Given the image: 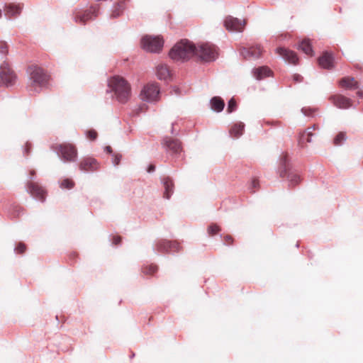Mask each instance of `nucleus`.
Returning <instances> with one entry per match:
<instances>
[{
    "mask_svg": "<svg viewBox=\"0 0 363 363\" xmlns=\"http://www.w3.org/2000/svg\"><path fill=\"white\" fill-rule=\"evenodd\" d=\"M22 10V6L20 4H9L4 6V11L5 16L8 19L11 16H18Z\"/></svg>",
    "mask_w": 363,
    "mask_h": 363,
    "instance_id": "obj_20",
    "label": "nucleus"
},
{
    "mask_svg": "<svg viewBox=\"0 0 363 363\" xmlns=\"http://www.w3.org/2000/svg\"><path fill=\"white\" fill-rule=\"evenodd\" d=\"M121 242V238L120 237H114L113 239V243L116 245H119Z\"/></svg>",
    "mask_w": 363,
    "mask_h": 363,
    "instance_id": "obj_41",
    "label": "nucleus"
},
{
    "mask_svg": "<svg viewBox=\"0 0 363 363\" xmlns=\"http://www.w3.org/2000/svg\"><path fill=\"white\" fill-rule=\"evenodd\" d=\"M318 127L315 124L308 127L305 131L300 133L299 143H304L305 142L311 143L312 137L313 136V130L318 129Z\"/></svg>",
    "mask_w": 363,
    "mask_h": 363,
    "instance_id": "obj_23",
    "label": "nucleus"
},
{
    "mask_svg": "<svg viewBox=\"0 0 363 363\" xmlns=\"http://www.w3.org/2000/svg\"><path fill=\"white\" fill-rule=\"evenodd\" d=\"M31 148V145L30 143L27 142L26 146L24 147L23 153L25 155H28L30 152V150Z\"/></svg>",
    "mask_w": 363,
    "mask_h": 363,
    "instance_id": "obj_40",
    "label": "nucleus"
},
{
    "mask_svg": "<svg viewBox=\"0 0 363 363\" xmlns=\"http://www.w3.org/2000/svg\"><path fill=\"white\" fill-rule=\"evenodd\" d=\"M107 93H112V97L121 104L126 103L130 96V86L122 77L115 75L108 79Z\"/></svg>",
    "mask_w": 363,
    "mask_h": 363,
    "instance_id": "obj_1",
    "label": "nucleus"
},
{
    "mask_svg": "<svg viewBox=\"0 0 363 363\" xmlns=\"http://www.w3.org/2000/svg\"><path fill=\"white\" fill-rule=\"evenodd\" d=\"M347 140L346 133L343 132L339 133L334 138L333 143L337 146L342 145Z\"/></svg>",
    "mask_w": 363,
    "mask_h": 363,
    "instance_id": "obj_31",
    "label": "nucleus"
},
{
    "mask_svg": "<svg viewBox=\"0 0 363 363\" xmlns=\"http://www.w3.org/2000/svg\"><path fill=\"white\" fill-rule=\"evenodd\" d=\"M253 77L257 80H262L264 78L269 77L271 74V70L266 66H261L257 68H254L252 71Z\"/></svg>",
    "mask_w": 363,
    "mask_h": 363,
    "instance_id": "obj_22",
    "label": "nucleus"
},
{
    "mask_svg": "<svg viewBox=\"0 0 363 363\" xmlns=\"http://www.w3.org/2000/svg\"><path fill=\"white\" fill-rule=\"evenodd\" d=\"M78 167L82 173H92L99 169L100 164L92 157H85L82 158Z\"/></svg>",
    "mask_w": 363,
    "mask_h": 363,
    "instance_id": "obj_13",
    "label": "nucleus"
},
{
    "mask_svg": "<svg viewBox=\"0 0 363 363\" xmlns=\"http://www.w3.org/2000/svg\"><path fill=\"white\" fill-rule=\"evenodd\" d=\"M334 57L332 53L324 52L318 59L320 66L324 69H331L333 67Z\"/></svg>",
    "mask_w": 363,
    "mask_h": 363,
    "instance_id": "obj_19",
    "label": "nucleus"
},
{
    "mask_svg": "<svg viewBox=\"0 0 363 363\" xmlns=\"http://www.w3.org/2000/svg\"><path fill=\"white\" fill-rule=\"evenodd\" d=\"M160 90L157 83H149L141 90L140 99L148 103H154L160 99Z\"/></svg>",
    "mask_w": 363,
    "mask_h": 363,
    "instance_id": "obj_9",
    "label": "nucleus"
},
{
    "mask_svg": "<svg viewBox=\"0 0 363 363\" xmlns=\"http://www.w3.org/2000/svg\"><path fill=\"white\" fill-rule=\"evenodd\" d=\"M357 94L359 98H363V91H358Z\"/></svg>",
    "mask_w": 363,
    "mask_h": 363,
    "instance_id": "obj_45",
    "label": "nucleus"
},
{
    "mask_svg": "<svg viewBox=\"0 0 363 363\" xmlns=\"http://www.w3.org/2000/svg\"><path fill=\"white\" fill-rule=\"evenodd\" d=\"M277 174L280 177L286 178L290 186H295L301 181L300 176L292 169L288 160V156L284 153L279 157Z\"/></svg>",
    "mask_w": 363,
    "mask_h": 363,
    "instance_id": "obj_5",
    "label": "nucleus"
},
{
    "mask_svg": "<svg viewBox=\"0 0 363 363\" xmlns=\"http://www.w3.org/2000/svg\"><path fill=\"white\" fill-rule=\"evenodd\" d=\"M30 175H31L30 179H33V177L35 174V172L34 170H31L30 172Z\"/></svg>",
    "mask_w": 363,
    "mask_h": 363,
    "instance_id": "obj_48",
    "label": "nucleus"
},
{
    "mask_svg": "<svg viewBox=\"0 0 363 363\" xmlns=\"http://www.w3.org/2000/svg\"><path fill=\"white\" fill-rule=\"evenodd\" d=\"M277 52L286 62L293 65L297 63L298 59L294 52L281 47L278 48Z\"/></svg>",
    "mask_w": 363,
    "mask_h": 363,
    "instance_id": "obj_18",
    "label": "nucleus"
},
{
    "mask_svg": "<svg viewBox=\"0 0 363 363\" xmlns=\"http://www.w3.org/2000/svg\"><path fill=\"white\" fill-rule=\"evenodd\" d=\"M330 99L338 108L347 109L352 106L351 99L341 94L331 96Z\"/></svg>",
    "mask_w": 363,
    "mask_h": 363,
    "instance_id": "obj_16",
    "label": "nucleus"
},
{
    "mask_svg": "<svg viewBox=\"0 0 363 363\" xmlns=\"http://www.w3.org/2000/svg\"><path fill=\"white\" fill-rule=\"evenodd\" d=\"M210 105L212 110L219 113L223 110L225 102L220 96H213L210 100Z\"/></svg>",
    "mask_w": 363,
    "mask_h": 363,
    "instance_id": "obj_26",
    "label": "nucleus"
},
{
    "mask_svg": "<svg viewBox=\"0 0 363 363\" xmlns=\"http://www.w3.org/2000/svg\"><path fill=\"white\" fill-rule=\"evenodd\" d=\"M162 183L164 188V198L169 199L174 192V183L172 179L169 177H164L162 179Z\"/></svg>",
    "mask_w": 363,
    "mask_h": 363,
    "instance_id": "obj_21",
    "label": "nucleus"
},
{
    "mask_svg": "<svg viewBox=\"0 0 363 363\" xmlns=\"http://www.w3.org/2000/svg\"><path fill=\"white\" fill-rule=\"evenodd\" d=\"M171 133H172V134H174V128H173V127L172 128Z\"/></svg>",
    "mask_w": 363,
    "mask_h": 363,
    "instance_id": "obj_50",
    "label": "nucleus"
},
{
    "mask_svg": "<svg viewBox=\"0 0 363 363\" xmlns=\"http://www.w3.org/2000/svg\"><path fill=\"white\" fill-rule=\"evenodd\" d=\"M298 48L308 55L313 54V49L308 39L301 40L298 45Z\"/></svg>",
    "mask_w": 363,
    "mask_h": 363,
    "instance_id": "obj_29",
    "label": "nucleus"
},
{
    "mask_svg": "<svg viewBox=\"0 0 363 363\" xmlns=\"http://www.w3.org/2000/svg\"><path fill=\"white\" fill-rule=\"evenodd\" d=\"M141 48L146 52L158 53L164 45V40L160 36L145 35L141 38Z\"/></svg>",
    "mask_w": 363,
    "mask_h": 363,
    "instance_id": "obj_8",
    "label": "nucleus"
},
{
    "mask_svg": "<svg viewBox=\"0 0 363 363\" xmlns=\"http://www.w3.org/2000/svg\"><path fill=\"white\" fill-rule=\"evenodd\" d=\"M60 187L62 189H71L74 186V182L70 179H65L59 182Z\"/></svg>",
    "mask_w": 363,
    "mask_h": 363,
    "instance_id": "obj_32",
    "label": "nucleus"
},
{
    "mask_svg": "<svg viewBox=\"0 0 363 363\" xmlns=\"http://www.w3.org/2000/svg\"><path fill=\"white\" fill-rule=\"evenodd\" d=\"M340 85L347 89L355 90L359 89L358 82L353 77H344L340 79Z\"/></svg>",
    "mask_w": 363,
    "mask_h": 363,
    "instance_id": "obj_24",
    "label": "nucleus"
},
{
    "mask_svg": "<svg viewBox=\"0 0 363 363\" xmlns=\"http://www.w3.org/2000/svg\"><path fill=\"white\" fill-rule=\"evenodd\" d=\"M27 191L37 201L44 202L46 197L45 190L38 184L28 182L26 185Z\"/></svg>",
    "mask_w": 363,
    "mask_h": 363,
    "instance_id": "obj_14",
    "label": "nucleus"
},
{
    "mask_svg": "<svg viewBox=\"0 0 363 363\" xmlns=\"http://www.w3.org/2000/svg\"><path fill=\"white\" fill-rule=\"evenodd\" d=\"M125 9V0H118L111 9V17L116 18L121 16Z\"/></svg>",
    "mask_w": 363,
    "mask_h": 363,
    "instance_id": "obj_25",
    "label": "nucleus"
},
{
    "mask_svg": "<svg viewBox=\"0 0 363 363\" xmlns=\"http://www.w3.org/2000/svg\"><path fill=\"white\" fill-rule=\"evenodd\" d=\"M7 52V43L0 42V86L9 87L14 85L16 76L6 62Z\"/></svg>",
    "mask_w": 363,
    "mask_h": 363,
    "instance_id": "obj_3",
    "label": "nucleus"
},
{
    "mask_svg": "<svg viewBox=\"0 0 363 363\" xmlns=\"http://www.w3.org/2000/svg\"><path fill=\"white\" fill-rule=\"evenodd\" d=\"M259 186V183H258V181L256 179H254L251 181L250 184V186H249V189L253 192L252 189H255L257 188V186Z\"/></svg>",
    "mask_w": 363,
    "mask_h": 363,
    "instance_id": "obj_39",
    "label": "nucleus"
},
{
    "mask_svg": "<svg viewBox=\"0 0 363 363\" xmlns=\"http://www.w3.org/2000/svg\"><path fill=\"white\" fill-rule=\"evenodd\" d=\"M155 170V166L153 164H150L147 168V172L151 173Z\"/></svg>",
    "mask_w": 363,
    "mask_h": 363,
    "instance_id": "obj_42",
    "label": "nucleus"
},
{
    "mask_svg": "<svg viewBox=\"0 0 363 363\" xmlns=\"http://www.w3.org/2000/svg\"><path fill=\"white\" fill-rule=\"evenodd\" d=\"M195 56L205 62H213L218 57V48L216 45L209 43L195 45Z\"/></svg>",
    "mask_w": 363,
    "mask_h": 363,
    "instance_id": "obj_7",
    "label": "nucleus"
},
{
    "mask_svg": "<svg viewBox=\"0 0 363 363\" xmlns=\"http://www.w3.org/2000/svg\"><path fill=\"white\" fill-rule=\"evenodd\" d=\"M220 230V228L216 224H211L208 228V233L211 235H214Z\"/></svg>",
    "mask_w": 363,
    "mask_h": 363,
    "instance_id": "obj_34",
    "label": "nucleus"
},
{
    "mask_svg": "<svg viewBox=\"0 0 363 363\" xmlns=\"http://www.w3.org/2000/svg\"><path fill=\"white\" fill-rule=\"evenodd\" d=\"M104 150L109 154H112L113 152L112 148L110 146H106Z\"/></svg>",
    "mask_w": 363,
    "mask_h": 363,
    "instance_id": "obj_43",
    "label": "nucleus"
},
{
    "mask_svg": "<svg viewBox=\"0 0 363 363\" xmlns=\"http://www.w3.org/2000/svg\"><path fill=\"white\" fill-rule=\"evenodd\" d=\"M156 74L159 79L167 80L169 77V71L166 65H160L157 67Z\"/></svg>",
    "mask_w": 363,
    "mask_h": 363,
    "instance_id": "obj_28",
    "label": "nucleus"
},
{
    "mask_svg": "<svg viewBox=\"0 0 363 363\" xmlns=\"http://www.w3.org/2000/svg\"><path fill=\"white\" fill-rule=\"evenodd\" d=\"M99 11L96 6H91L89 9H76L73 13L74 21L80 24H85L87 21L91 20L98 16Z\"/></svg>",
    "mask_w": 363,
    "mask_h": 363,
    "instance_id": "obj_10",
    "label": "nucleus"
},
{
    "mask_svg": "<svg viewBox=\"0 0 363 363\" xmlns=\"http://www.w3.org/2000/svg\"><path fill=\"white\" fill-rule=\"evenodd\" d=\"M85 134L87 138L91 140H95L97 137V133L94 130H89L85 132Z\"/></svg>",
    "mask_w": 363,
    "mask_h": 363,
    "instance_id": "obj_35",
    "label": "nucleus"
},
{
    "mask_svg": "<svg viewBox=\"0 0 363 363\" xmlns=\"http://www.w3.org/2000/svg\"><path fill=\"white\" fill-rule=\"evenodd\" d=\"M294 80L299 81V79L301 78V76L300 75H295L294 77Z\"/></svg>",
    "mask_w": 363,
    "mask_h": 363,
    "instance_id": "obj_47",
    "label": "nucleus"
},
{
    "mask_svg": "<svg viewBox=\"0 0 363 363\" xmlns=\"http://www.w3.org/2000/svg\"><path fill=\"white\" fill-rule=\"evenodd\" d=\"M28 74L29 77L27 88L30 92L39 93L46 86L49 77L42 68L37 66L29 67Z\"/></svg>",
    "mask_w": 363,
    "mask_h": 363,
    "instance_id": "obj_2",
    "label": "nucleus"
},
{
    "mask_svg": "<svg viewBox=\"0 0 363 363\" xmlns=\"http://www.w3.org/2000/svg\"><path fill=\"white\" fill-rule=\"evenodd\" d=\"M245 124L242 122L234 124L230 130V136L238 138L243 134Z\"/></svg>",
    "mask_w": 363,
    "mask_h": 363,
    "instance_id": "obj_27",
    "label": "nucleus"
},
{
    "mask_svg": "<svg viewBox=\"0 0 363 363\" xmlns=\"http://www.w3.org/2000/svg\"><path fill=\"white\" fill-rule=\"evenodd\" d=\"M52 149L63 163H72L77 160V149L73 144L67 143L57 144L52 146Z\"/></svg>",
    "mask_w": 363,
    "mask_h": 363,
    "instance_id": "obj_6",
    "label": "nucleus"
},
{
    "mask_svg": "<svg viewBox=\"0 0 363 363\" xmlns=\"http://www.w3.org/2000/svg\"><path fill=\"white\" fill-rule=\"evenodd\" d=\"M26 250V245L22 243L19 242L17 246L14 248L15 252L17 253H23Z\"/></svg>",
    "mask_w": 363,
    "mask_h": 363,
    "instance_id": "obj_38",
    "label": "nucleus"
},
{
    "mask_svg": "<svg viewBox=\"0 0 363 363\" xmlns=\"http://www.w3.org/2000/svg\"><path fill=\"white\" fill-rule=\"evenodd\" d=\"M169 56L174 61H186L195 56V44L186 39L181 40L170 50Z\"/></svg>",
    "mask_w": 363,
    "mask_h": 363,
    "instance_id": "obj_4",
    "label": "nucleus"
},
{
    "mask_svg": "<svg viewBox=\"0 0 363 363\" xmlns=\"http://www.w3.org/2000/svg\"><path fill=\"white\" fill-rule=\"evenodd\" d=\"M179 244L175 240H160L155 242L153 250L159 252L174 253L180 250Z\"/></svg>",
    "mask_w": 363,
    "mask_h": 363,
    "instance_id": "obj_11",
    "label": "nucleus"
},
{
    "mask_svg": "<svg viewBox=\"0 0 363 363\" xmlns=\"http://www.w3.org/2000/svg\"><path fill=\"white\" fill-rule=\"evenodd\" d=\"M262 53V49L259 46H252L249 48H242L240 50V55L245 59H257Z\"/></svg>",
    "mask_w": 363,
    "mask_h": 363,
    "instance_id": "obj_17",
    "label": "nucleus"
},
{
    "mask_svg": "<svg viewBox=\"0 0 363 363\" xmlns=\"http://www.w3.org/2000/svg\"><path fill=\"white\" fill-rule=\"evenodd\" d=\"M162 146L169 155L172 157H178L183 151L182 143L179 140L166 137L162 140Z\"/></svg>",
    "mask_w": 363,
    "mask_h": 363,
    "instance_id": "obj_12",
    "label": "nucleus"
},
{
    "mask_svg": "<svg viewBox=\"0 0 363 363\" xmlns=\"http://www.w3.org/2000/svg\"><path fill=\"white\" fill-rule=\"evenodd\" d=\"M173 91H174L175 94H177V95L180 94V90L178 87H174Z\"/></svg>",
    "mask_w": 363,
    "mask_h": 363,
    "instance_id": "obj_44",
    "label": "nucleus"
},
{
    "mask_svg": "<svg viewBox=\"0 0 363 363\" xmlns=\"http://www.w3.org/2000/svg\"><path fill=\"white\" fill-rule=\"evenodd\" d=\"M2 16V10L0 9V18Z\"/></svg>",
    "mask_w": 363,
    "mask_h": 363,
    "instance_id": "obj_49",
    "label": "nucleus"
},
{
    "mask_svg": "<svg viewBox=\"0 0 363 363\" xmlns=\"http://www.w3.org/2000/svg\"><path fill=\"white\" fill-rule=\"evenodd\" d=\"M237 107L236 101L233 98L230 99L228 103L227 112L230 113L233 112Z\"/></svg>",
    "mask_w": 363,
    "mask_h": 363,
    "instance_id": "obj_33",
    "label": "nucleus"
},
{
    "mask_svg": "<svg viewBox=\"0 0 363 363\" xmlns=\"http://www.w3.org/2000/svg\"><path fill=\"white\" fill-rule=\"evenodd\" d=\"M157 270V267L155 264H146L145 265L143 269L142 272L143 274L147 275H152L154 274Z\"/></svg>",
    "mask_w": 363,
    "mask_h": 363,
    "instance_id": "obj_30",
    "label": "nucleus"
},
{
    "mask_svg": "<svg viewBox=\"0 0 363 363\" xmlns=\"http://www.w3.org/2000/svg\"><path fill=\"white\" fill-rule=\"evenodd\" d=\"M121 155L119 154H113V164L114 166H117L119 164L121 160Z\"/></svg>",
    "mask_w": 363,
    "mask_h": 363,
    "instance_id": "obj_37",
    "label": "nucleus"
},
{
    "mask_svg": "<svg viewBox=\"0 0 363 363\" xmlns=\"http://www.w3.org/2000/svg\"><path fill=\"white\" fill-rule=\"evenodd\" d=\"M314 109L313 108H301V112L304 115V116H313V113L314 112Z\"/></svg>",
    "mask_w": 363,
    "mask_h": 363,
    "instance_id": "obj_36",
    "label": "nucleus"
},
{
    "mask_svg": "<svg viewBox=\"0 0 363 363\" xmlns=\"http://www.w3.org/2000/svg\"><path fill=\"white\" fill-rule=\"evenodd\" d=\"M225 28L230 32H242L245 26V21L232 16L227 17L224 21Z\"/></svg>",
    "mask_w": 363,
    "mask_h": 363,
    "instance_id": "obj_15",
    "label": "nucleus"
},
{
    "mask_svg": "<svg viewBox=\"0 0 363 363\" xmlns=\"http://www.w3.org/2000/svg\"><path fill=\"white\" fill-rule=\"evenodd\" d=\"M231 240H232V238H231L230 235H227V236H225V240L226 242L230 241Z\"/></svg>",
    "mask_w": 363,
    "mask_h": 363,
    "instance_id": "obj_46",
    "label": "nucleus"
}]
</instances>
